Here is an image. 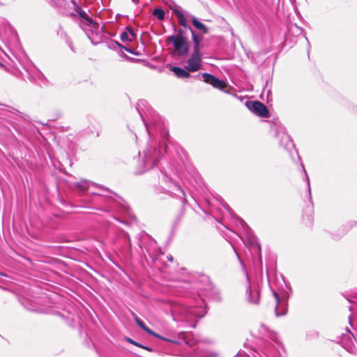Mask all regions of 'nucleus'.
<instances>
[{"mask_svg":"<svg viewBox=\"0 0 357 357\" xmlns=\"http://www.w3.org/2000/svg\"><path fill=\"white\" fill-rule=\"evenodd\" d=\"M118 235L119 236L120 238H121L122 240L123 241H126L128 242V244H129V248H130V250L131 251V241H130V236L128 235V234L123 230H119V232H118Z\"/></svg>","mask_w":357,"mask_h":357,"instance_id":"nucleus-22","label":"nucleus"},{"mask_svg":"<svg viewBox=\"0 0 357 357\" xmlns=\"http://www.w3.org/2000/svg\"><path fill=\"white\" fill-rule=\"evenodd\" d=\"M91 185L99 188L102 192H93L91 199L84 201L86 204L84 206L89 207L87 204H92V208L100 211L106 213L121 212L126 213L130 217L135 218L131 214L130 209L128 206L119 202L109 195L113 192L108 188L86 179H82L80 181L75 182L73 184V188L78 189L80 195L85 193Z\"/></svg>","mask_w":357,"mask_h":357,"instance_id":"nucleus-2","label":"nucleus"},{"mask_svg":"<svg viewBox=\"0 0 357 357\" xmlns=\"http://www.w3.org/2000/svg\"><path fill=\"white\" fill-rule=\"evenodd\" d=\"M294 26L296 29L297 33L301 34L303 33V30L299 26H298L296 24H294Z\"/></svg>","mask_w":357,"mask_h":357,"instance_id":"nucleus-33","label":"nucleus"},{"mask_svg":"<svg viewBox=\"0 0 357 357\" xmlns=\"http://www.w3.org/2000/svg\"><path fill=\"white\" fill-rule=\"evenodd\" d=\"M277 136L280 138V144L286 150L290 151L294 149V144L291 139V137L284 131L278 132Z\"/></svg>","mask_w":357,"mask_h":357,"instance_id":"nucleus-15","label":"nucleus"},{"mask_svg":"<svg viewBox=\"0 0 357 357\" xmlns=\"http://www.w3.org/2000/svg\"><path fill=\"white\" fill-rule=\"evenodd\" d=\"M116 43L119 47L123 48L126 52H130L131 54H134L133 52L130 48L123 46L119 42H116Z\"/></svg>","mask_w":357,"mask_h":357,"instance_id":"nucleus-30","label":"nucleus"},{"mask_svg":"<svg viewBox=\"0 0 357 357\" xmlns=\"http://www.w3.org/2000/svg\"><path fill=\"white\" fill-rule=\"evenodd\" d=\"M120 38L123 42L132 41V38L129 37L127 31H123L121 33Z\"/></svg>","mask_w":357,"mask_h":357,"instance_id":"nucleus-26","label":"nucleus"},{"mask_svg":"<svg viewBox=\"0 0 357 357\" xmlns=\"http://www.w3.org/2000/svg\"><path fill=\"white\" fill-rule=\"evenodd\" d=\"M201 76L202 77L204 82H205L207 84H209L212 85L214 88H216L220 90H223L226 86L227 84L223 80L219 79L214 75L204 73L201 74Z\"/></svg>","mask_w":357,"mask_h":357,"instance_id":"nucleus-11","label":"nucleus"},{"mask_svg":"<svg viewBox=\"0 0 357 357\" xmlns=\"http://www.w3.org/2000/svg\"><path fill=\"white\" fill-rule=\"evenodd\" d=\"M127 31H128V35H130L131 36L132 40L137 37V34L135 33L134 30L132 28L127 27Z\"/></svg>","mask_w":357,"mask_h":357,"instance_id":"nucleus-28","label":"nucleus"},{"mask_svg":"<svg viewBox=\"0 0 357 357\" xmlns=\"http://www.w3.org/2000/svg\"><path fill=\"white\" fill-rule=\"evenodd\" d=\"M143 349H146V350H148V351H152V349L149 347H147V346H144L142 345V347Z\"/></svg>","mask_w":357,"mask_h":357,"instance_id":"nucleus-35","label":"nucleus"},{"mask_svg":"<svg viewBox=\"0 0 357 357\" xmlns=\"http://www.w3.org/2000/svg\"><path fill=\"white\" fill-rule=\"evenodd\" d=\"M273 296L276 302L275 313L276 317L286 314L287 312V301L285 298H280L276 292H273Z\"/></svg>","mask_w":357,"mask_h":357,"instance_id":"nucleus-12","label":"nucleus"},{"mask_svg":"<svg viewBox=\"0 0 357 357\" xmlns=\"http://www.w3.org/2000/svg\"><path fill=\"white\" fill-rule=\"evenodd\" d=\"M0 65H1V63H0Z\"/></svg>","mask_w":357,"mask_h":357,"instance_id":"nucleus-42","label":"nucleus"},{"mask_svg":"<svg viewBox=\"0 0 357 357\" xmlns=\"http://www.w3.org/2000/svg\"><path fill=\"white\" fill-rule=\"evenodd\" d=\"M71 15H72V16H75V13H71Z\"/></svg>","mask_w":357,"mask_h":357,"instance_id":"nucleus-40","label":"nucleus"},{"mask_svg":"<svg viewBox=\"0 0 357 357\" xmlns=\"http://www.w3.org/2000/svg\"><path fill=\"white\" fill-rule=\"evenodd\" d=\"M189 17L191 19L192 25L194 27L199 31L202 34H206L208 33V27L201 22L194 15H189Z\"/></svg>","mask_w":357,"mask_h":357,"instance_id":"nucleus-18","label":"nucleus"},{"mask_svg":"<svg viewBox=\"0 0 357 357\" xmlns=\"http://www.w3.org/2000/svg\"><path fill=\"white\" fill-rule=\"evenodd\" d=\"M114 218L116 220H118L119 222H123V221L120 220L119 218H116V217H114Z\"/></svg>","mask_w":357,"mask_h":357,"instance_id":"nucleus-37","label":"nucleus"},{"mask_svg":"<svg viewBox=\"0 0 357 357\" xmlns=\"http://www.w3.org/2000/svg\"><path fill=\"white\" fill-rule=\"evenodd\" d=\"M303 171L305 172V178H306V181H307V187H308V193H309V200L311 203H312V196H311V189H310V179H309V177L307 174V172L305 171V169L303 168Z\"/></svg>","mask_w":357,"mask_h":357,"instance_id":"nucleus-27","label":"nucleus"},{"mask_svg":"<svg viewBox=\"0 0 357 357\" xmlns=\"http://www.w3.org/2000/svg\"><path fill=\"white\" fill-rule=\"evenodd\" d=\"M139 247L144 258L148 255L153 261H155L161 254L157 243L149 236H144V238L139 241Z\"/></svg>","mask_w":357,"mask_h":357,"instance_id":"nucleus-5","label":"nucleus"},{"mask_svg":"<svg viewBox=\"0 0 357 357\" xmlns=\"http://www.w3.org/2000/svg\"><path fill=\"white\" fill-rule=\"evenodd\" d=\"M175 38L179 39V38H181V39H188L185 36V31L181 29H179L178 30H177V33L175 34V35H173Z\"/></svg>","mask_w":357,"mask_h":357,"instance_id":"nucleus-25","label":"nucleus"},{"mask_svg":"<svg viewBox=\"0 0 357 357\" xmlns=\"http://www.w3.org/2000/svg\"><path fill=\"white\" fill-rule=\"evenodd\" d=\"M237 220L239 222V225L242 227V228L243 229V230L245 232V234L247 236V240H248L249 245L251 247H253V248L256 247L260 250V245L257 242V239L252 234H251L250 229L249 226L241 218L237 217Z\"/></svg>","mask_w":357,"mask_h":357,"instance_id":"nucleus-14","label":"nucleus"},{"mask_svg":"<svg viewBox=\"0 0 357 357\" xmlns=\"http://www.w3.org/2000/svg\"><path fill=\"white\" fill-rule=\"evenodd\" d=\"M74 10L79 15V16L83 20V23L89 27L91 31H97L99 28L98 23L94 22L92 18L88 16L86 13L84 11L82 8L79 6L74 8Z\"/></svg>","mask_w":357,"mask_h":357,"instance_id":"nucleus-10","label":"nucleus"},{"mask_svg":"<svg viewBox=\"0 0 357 357\" xmlns=\"http://www.w3.org/2000/svg\"><path fill=\"white\" fill-rule=\"evenodd\" d=\"M146 103L145 100H141L137 104V109L150 138V142L143 151V159L137 168L136 174H137L154 168L162 161L163 153L167 151L166 142L169 138V132L158 114L149 110V116L144 117L142 107H144Z\"/></svg>","mask_w":357,"mask_h":357,"instance_id":"nucleus-1","label":"nucleus"},{"mask_svg":"<svg viewBox=\"0 0 357 357\" xmlns=\"http://www.w3.org/2000/svg\"><path fill=\"white\" fill-rule=\"evenodd\" d=\"M355 225H357V223H355Z\"/></svg>","mask_w":357,"mask_h":357,"instance_id":"nucleus-41","label":"nucleus"},{"mask_svg":"<svg viewBox=\"0 0 357 357\" xmlns=\"http://www.w3.org/2000/svg\"><path fill=\"white\" fill-rule=\"evenodd\" d=\"M132 317H133L135 321L136 322V324H137V326H139L142 330H144L148 334L151 335L153 337H155L158 339L162 340L168 342H172V343L177 344H181V341L176 340L175 339L166 338V337H164L161 336L160 335L155 333L151 329H150L149 327H147L146 326V324L144 323V321L142 319H140L134 313H132Z\"/></svg>","mask_w":357,"mask_h":357,"instance_id":"nucleus-8","label":"nucleus"},{"mask_svg":"<svg viewBox=\"0 0 357 357\" xmlns=\"http://www.w3.org/2000/svg\"><path fill=\"white\" fill-rule=\"evenodd\" d=\"M173 12L174 13V14L176 15V16L178 18V24L181 26H183L184 28L190 30V28H191V27L188 25V24L187 22V20H186L185 15L182 13V12H181L178 10H176V9L174 10Z\"/></svg>","mask_w":357,"mask_h":357,"instance_id":"nucleus-19","label":"nucleus"},{"mask_svg":"<svg viewBox=\"0 0 357 357\" xmlns=\"http://www.w3.org/2000/svg\"><path fill=\"white\" fill-rule=\"evenodd\" d=\"M139 0H133V1H135V3L136 4H137V3H139Z\"/></svg>","mask_w":357,"mask_h":357,"instance_id":"nucleus-38","label":"nucleus"},{"mask_svg":"<svg viewBox=\"0 0 357 357\" xmlns=\"http://www.w3.org/2000/svg\"><path fill=\"white\" fill-rule=\"evenodd\" d=\"M167 46L173 45L171 51L172 55L184 56L188 54L190 42L188 39L176 38L174 36H169L166 39Z\"/></svg>","mask_w":357,"mask_h":357,"instance_id":"nucleus-6","label":"nucleus"},{"mask_svg":"<svg viewBox=\"0 0 357 357\" xmlns=\"http://www.w3.org/2000/svg\"><path fill=\"white\" fill-rule=\"evenodd\" d=\"M181 335L183 337V341L186 344H190L189 342L187 340V337H186V334L183 332L181 333Z\"/></svg>","mask_w":357,"mask_h":357,"instance_id":"nucleus-31","label":"nucleus"},{"mask_svg":"<svg viewBox=\"0 0 357 357\" xmlns=\"http://www.w3.org/2000/svg\"><path fill=\"white\" fill-rule=\"evenodd\" d=\"M246 105L252 113L260 117L267 118L269 116L267 107L259 101L247 102Z\"/></svg>","mask_w":357,"mask_h":357,"instance_id":"nucleus-9","label":"nucleus"},{"mask_svg":"<svg viewBox=\"0 0 357 357\" xmlns=\"http://www.w3.org/2000/svg\"><path fill=\"white\" fill-rule=\"evenodd\" d=\"M305 39L307 40V38L305 37ZM307 41V44H308V46L310 47V42L308 40Z\"/></svg>","mask_w":357,"mask_h":357,"instance_id":"nucleus-39","label":"nucleus"},{"mask_svg":"<svg viewBox=\"0 0 357 357\" xmlns=\"http://www.w3.org/2000/svg\"><path fill=\"white\" fill-rule=\"evenodd\" d=\"M258 332L262 338H268L273 341H277V334L268 328L264 324L259 326Z\"/></svg>","mask_w":357,"mask_h":357,"instance_id":"nucleus-16","label":"nucleus"},{"mask_svg":"<svg viewBox=\"0 0 357 357\" xmlns=\"http://www.w3.org/2000/svg\"><path fill=\"white\" fill-rule=\"evenodd\" d=\"M225 208L231 214V215H233V211H232L231 208L228 205H226Z\"/></svg>","mask_w":357,"mask_h":357,"instance_id":"nucleus-34","label":"nucleus"},{"mask_svg":"<svg viewBox=\"0 0 357 357\" xmlns=\"http://www.w3.org/2000/svg\"><path fill=\"white\" fill-rule=\"evenodd\" d=\"M167 258L168 261H173V257L172 255L167 256Z\"/></svg>","mask_w":357,"mask_h":357,"instance_id":"nucleus-36","label":"nucleus"},{"mask_svg":"<svg viewBox=\"0 0 357 357\" xmlns=\"http://www.w3.org/2000/svg\"><path fill=\"white\" fill-rule=\"evenodd\" d=\"M126 340H127V342H128L129 343H130V344H132L133 345H135V346H137L138 347H142V344H140V343H139V342H136V341H135V340H132V339H130L129 337H127Z\"/></svg>","mask_w":357,"mask_h":357,"instance_id":"nucleus-29","label":"nucleus"},{"mask_svg":"<svg viewBox=\"0 0 357 357\" xmlns=\"http://www.w3.org/2000/svg\"><path fill=\"white\" fill-rule=\"evenodd\" d=\"M153 15L155 16L159 20H163L165 17V11L162 8H155L153 11Z\"/></svg>","mask_w":357,"mask_h":357,"instance_id":"nucleus-23","label":"nucleus"},{"mask_svg":"<svg viewBox=\"0 0 357 357\" xmlns=\"http://www.w3.org/2000/svg\"><path fill=\"white\" fill-rule=\"evenodd\" d=\"M198 306H186L181 303H174L171 307V312L173 319L178 322H184L195 328V320L197 317L201 318L206 313L204 307V302L201 300L198 302Z\"/></svg>","mask_w":357,"mask_h":357,"instance_id":"nucleus-3","label":"nucleus"},{"mask_svg":"<svg viewBox=\"0 0 357 357\" xmlns=\"http://www.w3.org/2000/svg\"><path fill=\"white\" fill-rule=\"evenodd\" d=\"M190 31L192 34L193 41V49L201 50L202 42L204 38L202 34L197 33L192 28H190Z\"/></svg>","mask_w":357,"mask_h":357,"instance_id":"nucleus-17","label":"nucleus"},{"mask_svg":"<svg viewBox=\"0 0 357 357\" xmlns=\"http://www.w3.org/2000/svg\"><path fill=\"white\" fill-rule=\"evenodd\" d=\"M172 71L178 78H188L190 77V73L180 67L174 66L172 68Z\"/></svg>","mask_w":357,"mask_h":357,"instance_id":"nucleus-20","label":"nucleus"},{"mask_svg":"<svg viewBox=\"0 0 357 357\" xmlns=\"http://www.w3.org/2000/svg\"><path fill=\"white\" fill-rule=\"evenodd\" d=\"M64 35V37H65V39H66V43L68 44V47L70 48V50L73 51V52H75V50L73 47V42H72V40L70 39V38L67 35L66 33H63Z\"/></svg>","mask_w":357,"mask_h":357,"instance_id":"nucleus-24","label":"nucleus"},{"mask_svg":"<svg viewBox=\"0 0 357 357\" xmlns=\"http://www.w3.org/2000/svg\"><path fill=\"white\" fill-rule=\"evenodd\" d=\"M158 179L162 192L167 193L171 197H176L181 199L183 204H185V193L178 178L173 177L170 172L169 173L162 167L160 169Z\"/></svg>","mask_w":357,"mask_h":357,"instance_id":"nucleus-4","label":"nucleus"},{"mask_svg":"<svg viewBox=\"0 0 357 357\" xmlns=\"http://www.w3.org/2000/svg\"><path fill=\"white\" fill-rule=\"evenodd\" d=\"M22 304L24 305V307L26 310H28L29 311L36 312H45L44 310H41L40 308L37 307L35 305L29 303V302L28 301L24 300V301L22 302Z\"/></svg>","mask_w":357,"mask_h":357,"instance_id":"nucleus-21","label":"nucleus"},{"mask_svg":"<svg viewBox=\"0 0 357 357\" xmlns=\"http://www.w3.org/2000/svg\"><path fill=\"white\" fill-rule=\"evenodd\" d=\"M246 296L249 303L258 305L260 300L259 287L257 285L249 284L246 289Z\"/></svg>","mask_w":357,"mask_h":357,"instance_id":"nucleus-13","label":"nucleus"},{"mask_svg":"<svg viewBox=\"0 0 357 357\" xmlns=\"http://www.w3.org/2000/svg\"><path fill=\"white\" fill-rule=\"evenodd\" d=\"M203 54L201 50H194L190 58L187 61L185 68L190 72H195L201 68Z\"/></svg>","mask_w":357,"mask_h":357,"instance_id":"nucleus-7","label":"nucleus"},{"mask_svg":"<svg viewBox=\"0 0 357 357\" xmlns=\"http://www.w3.org/2000/svg\"><path fill=\"white\" fill-rule=\"evenodd\" d=\"M71 3L73 5L74 8L79 6V1L78 0H70Z\"/></svg>","mask_w":357,"mask_h":357,"instance_id":"nucleus-32","label":"nucleus"}]
</instances>
